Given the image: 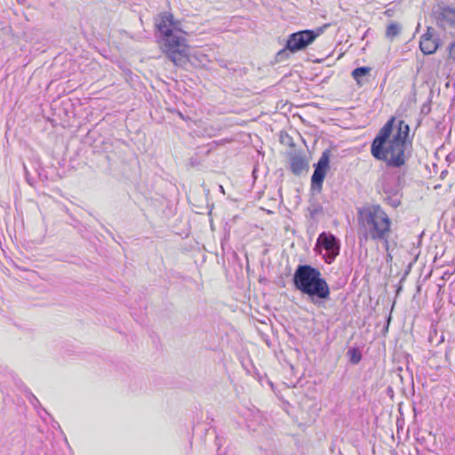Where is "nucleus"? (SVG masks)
I'll return each instance as SVG.
<instances>
[{
    "instance_id": "obj_18",
    "label": "nucleus",
    "mask_w": 455,
    "mask_h": 455,
    "mask_svg": "<svg viewBox=\"0 0 455 455\" xmlns=\"http://www.w3.org/2000/svg\"><path fill=\"white\" fill-rule=\"evenodd\" d=\"M290 52H291L289 51V49H287V48H286V46H285L283 49L280 50V51L276 53V55H275V60H276L277 62H282V61H283V60H287V59L290 57Z\"/></svg>"
},
{
    "instance_id": "obj_20",
    "label": "nucleus",
    "mask_w": 455,
    "mask_h": 455,
    "mask_svg": "<svg viewBox=\"0 0 455 455\" xmlns=\"http://www.w3.org/2000/svg\"><path fill=\"white\" fill-rule=\"evenodd\" d=\"M310 212V215L312 218H314L315 215H317L319 212H322V207L318 204L312 205L308 208Z\"/></svg>"
},
{
    "instance_id": "obj_17",
    "label": "nucleus",
    "mask_w": 455,
    "mask_h": 455,
    "mask_svg": "<svg viewBox=\"0 0 455 455\" xmlns=\"http://www.w3.org/2000/svg\"><path fill=\"white\" fill-rule=\"evenodd\" d=\"M347 355L350 363L353 364H357L362 359L361 352L355 347L349 348L347 352Z\"/></svg>"
},
{
    "instance_id": "obj_24",
    "label": "nucleus",
    "mask_w": 455,
    "mask_h": 455,
    "mask_svg": "<svg viewBox=\"0 0 455 455\" xmlns=\"http://www.w3.org/2000/svg\"><path fill=\"white\" fill-rule=\"evenodd\" d=\"M220 191H221L222 193H224V188H223V187H222L221 185L220 186Z\"/></svg>"
},
{
    "instance_id": "obj_3",
    "label": "nucleus",
    "mask_w": 455,
    "mask_h": 455,
    "mask_svg": "<svg viewBox=\"0 0 455 455\" xmlns=\"http://www.w3.org/2000/svg\"><path fill=\"white\" fill-rule=\"evenodd\" d=\"M358 224L364 240L385 239L392 233L391 220L379 204L363 207L358 212Z\"/></svg>"
},
{
    "instance_id": "obj_21",
    "label": "nucleus",
    "mask_w": 455,
    "mask_h": 455,
    "mask_svg": "<svg viewBox=\"0 0 455 455\" xmlns=\"http://www.w3.org/2000/svg\"><path fill=\"white\" fill-rule=\"evenodd\" d=\"M448 48H449V51H450V55L451 56V54H452V51H453V49L455 48V41L451 42V43L449 44Z\"/></svg>"
},
{
    "instance_id": "obj_15",
    "label": "nucleus",
    "mask_w": 455,
    "mask_h": 455,
    "mask_svg": "<svg viewBox=\"0 0 455 455\" xmlns=\"http://www.w3.org/2000/svg\"><path fill=\"white\" fill-rule=\"evenodd\" d=\"M401 192L394 194H386L385 201L393 208H396L401 204Z\"/></svg>"
},
{
    "instance_id": "obj_1",
    "label": "nucleus",
    "mask_w": 455,
    "mask_h": 455,
    "mask_svg": "<svg viewBox=\"0 0 455 455\" xmlns=\"http://www.w3.org/2000/svg\"><path fill=\"white\" fill-rule=\"evenodd\" d=\"M394 124L393 117L384 124L373 140L371 151L376 159L386 162L388 167L399 168L410 154V127L403 120H399L395 127Z\"/></svg>"
},
{
    "instance_id": "obj_5",
    "label": "nucleus",
    "mask_w": 455,
    "mask_h": 455,
    "mask_svg": "<svg viewBox=\"0 0 455 455\" xmlns=\"http://www.w3.org/2000/svg\"><path fill=\"white\" fill-rule=\"evenodd\" d=\"M318 35L319 33L311 29L292 33L287 38L286 48L289 49L291 52L304 50L315 40Z\"/></svg>"
},
{
    "instance_id": "obj_13",
    "label": "nucleus",
    "mask_w": 455,
    "mask_h": 455,
    "mask_svg": "<svg viewBox=\"0 0 455 455\" xmlns=\"http://www.w3.org/2000/svg\"><path fill=\"white\" fill-rule=\"evenodd\" d=\"M329 163H330V151L325 150L323 152L318 162L315 164V168L326 172L327 168L329 166Z\"/></svg>"
},
{
    "instance_id": "obj_23",
    "label": "nucleus",
    "mask_w": 455,
    "mask_h": 455,
    "mask_svg": "<svg viewBox=\"0 0 455 455\" xmlns=\"http://www.w3.org/2000/svg\"><path fill=\"white\" fill-rule=\"evenodd\" d=\"M216 444H217L218 446H220V438H219L218 436H216Z\"/></svg>"
},
{
    "instance_id": "obj_10",
    "label": "nucleus",
    "mask_w": 455,
    "mask_h": 455,
    "mask_svg": "<svg viewBox=\"0 0 455 455\" xmlns=\"http://www.w3.org/2000/svg\"><path fill=\"white\" fill-rule=\"evenodd\" d=\"M438 47V44L433 35L430 33V28L421 36L419 42V48L424 54L434 53Z\"/></svg>"
},
{
    "instance_id": "obj_7",
    "label": "nucleus",
    "mask_w": 455,
    "mask_h": 455,
    "mask_svg": "<svg viewBox=\"0 0 455 455\" xmlns=\"http://www.w3.org/2000/svg\"><path fill=\"white\" fill-rule=\"evenodd\" d=\"M155 26L157 38L168 36L176 30H180L178 28V22L174 20L173 15L169 12L158 14L155 20Z\"/></svg>"
},
{
    "instance_id": "obj_11",
    "label": "nucleus",
    "mask_w": 455,
    "mask_h": 455,
    "mask_svg": "<svg viewBox=\"0 0 455 455\" xmlns=\"http://www.w3.org/2000/svg\"><path fill=\"white\" fill-rule=\"evenodd\" d=\"M308 168V164L304 157L294 156L291 159V170L295 175L301 174Z\"/></svg>"
},
{
    "instance_id": "obj_4",
    "label": "nucleus",
    "mask_w": 455,
    "mask_h": 455,
    "mask_svg": "<svg viewBox=\"0 0 455 455\" xmlns=\"http://www.w3.org/2000/svg\"><path fill=\"white\" fill-rule=\"evenodd\" d=\"M160 48L176 66H182L188 60V44L182 30H176L158 37Z\"/></svg>"
},
{
    "instance_id": "obj_2",
    "label": "nucleus",
    "mask_w": 455,
    "mask_h": 455,
    "mask_svg": "<svg viewBox=\"0 0 455 455\" xmlns=\"http://www.w3.org/2000/svg\"><path fill=\"white\" fill-rule=\"evenodd\" d=\"M295 289L307 295L310 302L322 307L330 299L331 290L320 270L310 265H299L292 276Z\"/></svg>"
},
{
    "instance_id": "obj_16",
    "label": "nucleus",
    "mask_w": 455,
    "mask_h": 455,
    "mask_svg": "<svg viewBox=\"0 0 455 455\" xmlns=\"http://www.w3.org/2000/svg\"><path fill=\"white\" fill-rule=\"evenodd\" d=\"M371 68L368 67L356 68L352 71V76L360 84V78L369 74Z\"/></svg>"
},
{
    "instance_id": "obj_12",
    "label": "nucleus",
    "mask_w": 455,
    "mask_h": 455,
    "mask_svg": "<svg viewBox=\"0 0 455 455\" xmlns=\"http://www.w3.org/2000/svg\"><path fill=\"white\" fill-rule=\"evenodd\" d=\"M326 176V172L315 168L314 173L311 177V188L312 190L320 191L322 189L323 182Z\"/></svg>"
},
{
    "instance_id": "obj_6",
    "label": "nucleus",
    "mask_w": 455,
    "mask_h": 455,
    "mask_svg": "<svg viewBox=\"0 0 455 455\" xmlns=\"http://www.w3.org/2000/svg\"><path fill=\"white\" fill-rule=\"evenodd\" d=\"M316 245L322 247L326 251L323 259L328 264H331L339 253V241L331 233H321L317 238Z\"/></svg>"
},
{
    "instance_id": "obj_8",
    "label": "nucleus",
    "mask_w": 455,
    "mask_h": 455,
    "mask_svg": "<svg viewBox=\"0 0 455 455\" xmlns=\"http://www.w3.org/2000/svg\"><path fill=\"white\" fill-rule=\"evenodd\" d=\"M433 13L437 25L444 30L455 27V9L438 5Z\"/></svg>"
},
{
    "instance_id": "obj_25",
    "label": "nucleus",
    "mask_w": 455,
    "mask_h": 455,
    "mask_svg": "<svg viewBox=\"0 0 455 455\" xmlns=\"http://www.w3.org/2000/svg\"><path fill=\"white\" fill-rule=\"evenodd\" d=\"M390 319H391V316L389 315V316H388V319H387V329L388 328V323H389Z\"/></svg>"
},
{
    "instance_id": "obj_9",
    "label": "nucleus",
    "mask_w": 455,
    "mask_h": 455,
    "mask_svg": "<svg viewBox=\"0 0 455 455\" xmlns=\"http://www.w3.org/2000/svg\"><path fill=\"white\" fill-rule=\"evenodd\" d=\"M380 188L385 195L401 192L399 179L393 174L383 175Z\"/></svg>"
},
{
    "instance_id": "obj_14",
    "label": "nucleus",
    "mask_w": 455,
    "mask_h": 455,
    "mask_svg": "<svg viewBox=\"0 0 455 455\" xmlns=\"http://www.w3.org/2000/svg\"><path fill=\"white\" fill-rule=\"evenodd\" d=\"M401 26L396 22H392L387 27L386 36L389 40H393L401 33Z\"/></svg>"
},
{
    "instance_id": "obj_19",
    "label": "nucleus",
    "mask_w": 455,
    "mask_h": 455,
    "mask_svg": "<svg viewBox=\"0 0 455 455\" xmlns=\"http://www.w3.org/2000/svg\"><path fill=\"white\" fill-rule=\"evenodd\" d=\"M388 239H389V237H385V239H377V240H375V242H380V243H383V245H384L385 251H386L387 252H390V250H391V246H392V245H391V243H390V242H389V240H388Z\"/></svg>"
},
{
    "instance_id": "obj_22",
    "label": "nucleus",
    "mask_w": 455,
    "mask_h": 455,
    "mask_svg": "<svg viewBox=\"0 0 455 455\" xmlns=\"http://www.w3.org/2000/svg\"><path fill=\"white\" fill-rule=\"evenodd\" d=\"M392 258H393V257H392L391 253H390V252H387V262H388V261H391V260H392Z\"/></svg>"
}]
</instances>
